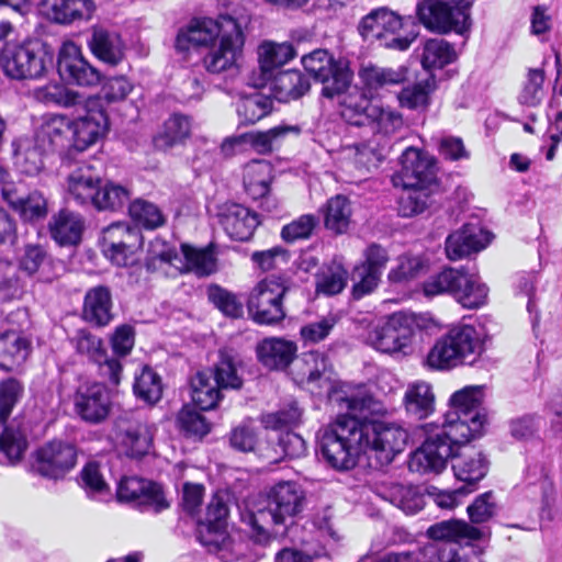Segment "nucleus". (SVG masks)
Returning a JSON list of instances; mask_svg holds the SVG:
<instances>
[{
  "label": "nucleus",
  "mask_w": 562,
  "mask_h": 562,
  "mask_svg": "<svg viewBox=\"0 0 562 562\" xmlns=\"http://www.w3.org/2000/svg\"><path fill=\"white\" fill-rule=\"evenodd\" d=\"M212 372L216 379V383L223 390H238L243 385V378L240 374V361L227 351H221L218 361L215 363Z\"/></svg>",
  "instance_id": "nucleus-50"
},
{
  "label": "nucleus",
  "mask_w": 562,
  "mask_h": 562,
  "mask_svg": "<svg viewBox=\"0 0 562 562\" xmlns=\"http://www.w3.org/2000/svg\"><path fill=\"white\" fill-rule=\"evenodd\" d=\"M75 412L89 424H100L111 411V396L101 383H93L78 390L75 396Z\"/></svg>",
  "instance_id": "nucleus-25"
},
{
  "label": "nucleus",
  "mask_w": 562,
  "mask_h": 562,
  "mask_svg": "<svg viewBox=\"0 0 562 562\" xmlns=\"http://www.w3.org/2000/svg\"><path fill=\"white\" fill-rule=\"evenodd\" d=\"M87 45L98 60L110 67L121 65L126 58L127 47L121 34L102 25L90 29Z\"/></svg>",
  "instance_id": "nucleus-24"
},
{
  "label": "nucleus",
  "mask_w": 562,
  "mask_h": 562,
  "mask_svg": "<svg viewBox=\"0 0 562 562\" xmlns=\"http://www.w3.org/2000/svg\"><path fill=\"white\" fill-rule=\"evenodd\" d=\"M30 45L31 43L4 46L0 56V65L8 77L23 79L31 76L34 50Z\"/></svg>",
  "instance_id": "nucleus-39"
},
{
  "label": "nucleus",
  "mask_w": 562,
  "mask_h": 562,
  "mask_svg": "<svg viewBox=\"0 0 562 562\" xmlns=\"http://www.w3.org/2000/svg\"><path fill=\"white\" fill-rule=\"evenodd\" d=\"M423 293L427 297L451 294L463 307L477 308L485 304L488 288L480 281L476 272L465 267H449L431 274L423 283Z\"/></svg>",
  "instance_id": "nucleus-7"
},
{
  "label": "nucleus",
  "mask_w": 562,
  "mask_h": 562,
  "mask_svg": "<svg viewBox=\"0 0 562 562\" xmlns=\"http://www.w3.org/2000/svg\"><path fill=\"white\" fill-rule=\"evenodd\" d=\"M484 529L469 525L463 520H443L431 525L427 529L430 541L479 540L485 536Z\"/></svg>",
  "instance_id": "nucleus-40"
},
{
  "label": "nucleus",
  "mask_w": 562,
  "mask_h": 562,
  "mask_svg": "<svg viewBox=\"0 0 562 562\" xmlns=\"http://www.w3.org/2000/svg\"><path fill=\"white\" fill-rule=\"evenodd\" d=\"M83 229L82 216L66 210L60 211L49 223L52 237L61 246L79 244Z\"/></svg>",
  "instance_id": "nucleus-42"
},
{
  "label": "nucleus",
  "mask_w": 562,
  "mask_h": 562,
  "mask_svg": "<svg viewBox=\"0 0 562 562\" xmlns=\"http://www.w3.org/2000/svg\"><path fill=\"white\" fill-rule=\"evenodd\" d=\"M108 126V115L103 110H87L83 116L71 121L75 147L85 150L104 135Z\"/></svg>",
  "instance_id": "nucleus-32"
},
{
  "label": "nucleus",
  "mask_w": 562,
  "mask_h": 562,
  "mask_svg": "<svg viewBox=\"0 0 562 562\" xmlns=\"http://www.w3.org/2000/svg\"><path fill=\"white\" fill-rule=\"evenodd\" d=\"M182 263L177 269L181 272H192L198 277H207L216 271V257L212 245L195 248L188 244L181 245Z\"/></svg>",
  "instance_id": "nucleus-41"
},
{
  "label": "nucleus",
  "mask_w": 562,
  "mask_h": 562,
  "mask_svg": "<svg viewBox=\"0 0 562 562\" xmlns=\"http://www.w3.org/2000/svg\"><path fill=\"white\" fill-rule=\"evenodd\" d=\"M347 280L348 271L340 263L333 262L316 276V291L327 296L336 295L346 288Z\"/></svg>",
  "instance_id": "nucleus-55"
},
{
  "label": "nucleus",
  "mask_w": 562,
  "mask_h": 562,
  "mask_svg": "<svg viewBox=\"0 0 562 562\" xmlns=\"http://www.w3.org/2000/svg\"><path fill=\"white\" fill-rule=\"evenodd\" d=\"M71 342L79 353L87 356L99 366L101 375L108 378L113 384L120 383L122 364L120 360L108 356L100 337L88 329H78Z\"/></svg>",
  "instance_id": "nucleus-22"
},
{
  "label": "nucleus",
  "mask_w": 562,
  "mask_h": 562,
  "mask_svg": "<svg viewBox=\"0 0 562 562\" xmlns=\"http://www.w3.org/2000/svg\"><path fill=\"white\" fill-rule=\"evenodd\" d=\"M37 101L70 108L83 104L85 98L81 93L63 85H52L40 90L37 89Z\"/></svg>",
  "instance_id": "nucleus-63"
},
{
  "label": "nucleus",
  "mask_w": 562,
  "mask_h": 562,
  "mask_svg": "<svg viewBox=\"0 0 562 562\" xmlns=\"http://www.w3.org/2000/svg\"><path fill=\"white\" fill-rule=\"evenodd\" d=\"M222 390L210 371H200L191 379V397L201 411L213 409L221 400Z\"/></svg>",
  "instance_id": "nucleus-46"
},
{
  "label": "nucleus",
  "mask_w": 562,
  "mask_h": 562,
  "mask_svg": "<svg viewBox=\"0 0 562 562\" xmlns=\"http://www.w3.org/2000/svg\"><path fill=\"white\" fill-rule=\"evenodd\" d=\"M300 131V127L296 125H279L265 132L246 133L241 138L257 153L268 154L271 153L289 133L299 134Z\"/></svg>",
  "instance_id": "nucleus-51"
},
{
  "label": "nucleus",
  "mask_w": 562,
  "mask_h": 562,
  "mask_svg": "<svg viewBox=\"0 0 562 562\" xmlns=\"http://www.w3.org/2000/svg\"><path fill=\"white\" fill-rule=\"evenodd\" d=\"M113 301L110 288L97 285L86 292L82 316L85 321L103 327L113 319Z\"/></svg>",
  "instance_id": "nucleus-33"
},
{
  "label": "nucleus",
  "mask_w": 562,
  "mask_h": 562,
  "mask_svg": "<svg viewBox=\"0 0 562 562\" xmlns=\"http://www.w3.org/2000/svg\"><path fill=\"white\" fill-rule=\"evenodd\" d=\"M31 352V344L16 331L0 335V368L13 371L24 363Z\"/></svg>",
  "instance_id": "nucleus-43"
},
{
  "label": "nucleus",
  "mask_w": 562,
  "mask_h": 562,
  "mask_svg": "<svg viewBox=\"0 0 562 562\" xmlns=\"http://www.w3.org/2000/svg\"><path fill=\"white\" fill-rule=\"evenodd\" d=\"M340 408H346L358 415L363 453L376 459L380 465L390 464L403 452L408 442V432L396 423L369 418L375 413L378 403L366 391H358L337 398Z\"/></svg>",
  "instance_id": "nucleus-3"
},
{
  "label": "nucleus",
  "mask_w": 562,
  "mask_h": 562,
  "mask_svg": "<svg viewBox=\"0 0 562 562\" xmlns=\"http://www.w3.org/2000/svg\"><path fill=\"white\" fill-rule=\"evenodd\" d=\"M268 83L272 95L280 102L297 100L311 88L310 80L295 69L279 71Z\"/></svg>",
  "instance_id": "nucleus-37"
},
{
  "label": "nucleus",
  "mask_w": 562,
  "mask_h": 562,
  "mask_svg": "<svg viewBox=\"0 0 562 562\" xmlns=\"http://www.w3.org/2000/svg\"><path fill=\"white\" fill-rule=\"evenodd\" d=\"M207 297L224 315L232 318L243 316L244 306L235 293L217 284H212L207 288Z\"/></svg>",
  "instance_id": "nucleus-61"
},
{
  "label": "nucleus",
  "mask_w": 562,
  "mask_h": 562,
  "mask_svg": "<svg viewBox=\"0 0 562 562\" xmlns=\"http://www.w3.org/2000/svg\"><path fill=\"white\" fill-rule=\"evenodd\" d=\"M222 390L210 371H200L191 379V397L201 411L213 409L221 400Z\"/></svg>",
  "instance_id": "nucleus-45"
},
{
  "label": "nucleus",
  "mask_w": 562,
  "mask_h": 562,
  "mask_svg": "<svg viewBox=\"0 0 562 562\" xmlns=\"http://www.w3.org/2000/svg\"><path fill=\"white\" fill-rule=\"evenodd\" d=\"M135 395L148 404L157 403L162 395L160 376L149 367H144L133 385Z\"/></svg>",
  "instance_id": "nucleus-56"
},
{
  "label": "nucleus",
  "mask_w": 562,
  "mask_h": 562,
  "mask_svg": "<svg viewBox=\"0 0 562 562\" xmlns=\"http://www.w3.org/2000/svg\"><path fill=\"white\" fill-rule=\"evenodd\" d=\"M272 167L266 160H252L244 168L243 183L246 193L260 201L259 207L267 213L278 210L279 202L270 192Z\"/></svg>",
  "instance_id": "nucleus-21"
},
{
  "label": "nucleus",
  "mask_w": 562,
  "mask_h": 562,
  "mask_svg": "<svg viewBox=\"0 0 562 562\" xmlns=\"http://www.w3.org/2000/svg\"><path fill=\"white\" fill-rule=\"evenodd\" d=\"M301 416V408L295 402H291L277 412L262 414L260 420L266 429L282 430L297 425Z\"/></svg>",
  "instance_id": "nucleus-64"
},
{
  "label": "nucleus",
  "mask_w": 562,
  "mask_h": 562,
  "mask_svg": "<svg viewBox=\"0 0 562 562\" xmlns=\"http://www.w3.org/2000/svg\"><path fill=\"white\" fill-rule=\"evenodd\" d=\"M416 13L419 22L427 30L438 34L450 32L463 34L470 25L468 0H423L418 2Z\"/></svg>",
  "instance_id": "nucleus-11"
},
{
  "label": "nucleus",
  "mask_w": 562,
  "mask_h": 562,
  "mask_svg": "<svg viewBox=\"0 0 562 562\" xmlns=\"http://www.w3.org/2000/svg\"><path fill=\"white\" fill-rule=\"evenodd\" d=\"M323 212L327 229L336 234H342L347 231L350 223L351 205L346 196L338 194L329 199Z\"/></svg>",
  "instance_id": "nucleus-53"
},
{
  "label": "nucleus",
  "mask_w": 562,
  "mask_h": 562,
  "mask_svg": "<svg viewBox=\"0 0 562 562\" xmlns=\"http://www.w3.org/2000/svg\"><path fill=\"white\" fill-rule=\"evenodd\" d=\"M490 243V233L475 224H465L446 239V254L450 260H459L481 251Z\"/></svg>",
  "instance_id": "nucleus-28"
},
{
  "label": "nucleus",
  "mask_w": 562,
  "mask_h": 562,
  "mask_svg": "<svg viewBox=\"0 0 562 562\" xmlns=\"http://www.w3.org/2000/svg\"><path fill=\"white\" fill-rule=\"evenodd\" d=\"M341 94H344L340 102L341 117L350 125H371L374 113H378V105L371 102L366 90L349 85Z\"/></svg>",
  "instance_id": "nucleus-30"
},
{
  "label": "nucleus",
  "mask_w": 562,
  "mask_h": 562,
  "mask_svg": "<svg viewBox=\"0 0 562 562\" xmlns=\"http://www.w3.org/2000/svg\"><path fill=\"white\" fill-rule=\"evenodd\" d=\"M128 199L130 192L124 187L113 182L100 183L92 205L100 211H115L123 207Z\"/></svg>",
  "instance_id": "nucleus-58"
},
{
  "label": "nucleus",
  "mask_w": 562,
  "mask_h": 562,
  "mask_svg": "<svg viewBox=\"0 0 562 562\" xmlns=\"http://www.w3.org/2000/svg\"><path fill=\"white\" fill-rule=\"evenodd\" d=\"M452 459V470L459 481L468 484H475L487 473L488 461L486 457L474 448L454 451L450 457Z\"/></svg>",
  "instance_id": "nucleus-34"
},
{
  "label": "nucleus",
  "mask_w": 562,
  "mask_h": 562,
  "mask_svg": "<svg viewBox=\"0 0 562 562\" xmlns=\"http://www.w3.org/2000/svg\"><path fill=\"white\" fill-rule=\"evenodd\" d=\"M424 317L397 312L378 323L368 335V342L384 353L406 355L411 349L416 330L424 326Z\"/></svg>",
  "instance_id": "nucleus-8"
},
{
  "label": "nucleus",
  "mask_w": 562,
  "mask_h": 562,
  "mask_svg": "<svg viewBox=\"0 0 562 562\" xmlns=\"http://www.w3.org/2000/svg\"><path fill=\"white\" fill-rule=\"evenodd\" d=\"M117 498L121 502L134 503L143 510L160 513L169 508L161 485L136 476L124 477L117 486Z\"/></svg>",
  "instance_id": "nucleus-19"
},
{
  "label": "nucleus",
  "mask_w": 562,
  "mask_h": 562,
  "mask_svg": "<svg viewBox=\"0 0 562 562\" xmlns=\"http://www.w3.org/2000/svg\"><path fill=\"white\" fill-rule=\"evenodd\" d=\"M401 169L392 177L394 187L428 189L436 181V161L427 153L406 148L400 158Z\"/></svg>",
  "instance_id": "nucleus-17"
},
{
  "label": "nucleus",
  "mask_w": 562,
  "mask_h": 562,
  "mask_svg": "<svg viewBox=\"0 0 562 562\" xmlns=\"http://www.w3.org/2000/svg\"><path fill=\"white\" fill-rule=\"evenodd\" d=\"M128 212L134 222L147 229L157 228L165 223V216L154 203L145 200H135L128 206Z\"/></svg>",
  "instance_id": "nucleus-62"
},
{
  "label": "nucleus",
  "mask_w": 562,
  "mask_h": 562,
  "mask_svg": "<svg viewBox=\"0 0 562 562\" xmlns=\"http://www.w3.org/2000/svg\"><path fill=\"white\" fill-rule=\"evenodd\" d=\"M335 422L318 431V450L333 469L345 471L356 467L358 458L363 453L360 419L358 415L347 411Z\"/></svg>",
  "instance_id": "nucleus-4"
},
{
  "label": "nucleus",
  "mask_w": 562,
  "mask_h": 562,
  "mask_svg": "<svg viewBox=\"0 0 562 562\" xmlns=\"http://www.w3.org/2000/svg\"><path fill=\"white\" fill-rule=\"evenodd\" d=\"M294 375L295 381L301 384L322 387L331 381V366L324 353L304 352L296 362Z\"/></svg>",
  "instance_id": "nucleus-31"
},
{
  "label": "nucleus",
  "mask_w": 562,
  "mask_h": 562,
  "mask_svg": "<svg viewBox=\"0 0 562 562\" xmlns=\"http://www.w3.org/2000/svg\"><path fill=\"white\" fill-rule=\"evenodd\" d=\"M56 67L59 77L69 85L95 87L102 79L101 71L83 56L81 47L71 41L60 46Z\"/></svg>",
  "instance_id": "nucleus-18"
},
{
  "label": "nucleus",
  "mask_w": 562,
  "mask_h": 562,
  "mask_svg": "<svg viewBox=\"0 0 562 562\" xmlns=\"http://www.w3.org/2000/svg\"><path fill=\"white\" fill-rule=\"evenodd\" d=\"M23 387L15 379H7L0 383V462L14 465L20 462L27 449V435L32 431L30 422L14 418L10 424L7 419L18 403Z\"/></svg>",
  "instance_id": "nucleus-6"
},
{
  "label": "nucleus",
  "mask_w": 562,
  "mask_h": 562,
  "mask_svg": "<svg viewBox=\"0 0 562 562\" xmlns=\"http://www.w3.org/2000/svg\"><path fill=\"white\" fill-rule=\"evenodd\" d=\"M359 78L366 91L372 95L380 89L403 83L407 79V68L400 66L396 69L378 66H366L359 71Z\"/></svg>",
  "instance_id": "nucleus-44"
},
{
  "label": "nucleus",
  "mask_w": 562,
  "mask_h": 562,
  "mask_svg": "<svg viewBox=\"0 0 562 562\" xmlns=\"http://www.w3.org/2000/svg\"><path fill=\"white\" fill-rule=\"evenodd\" d=\"M77 460L74 445L61 440H53L37 450V473L58 480L71 470Z\"/></svg>",
  "instance_id": "nucleus-23"
},
{
  "label": "nucleus",
  "mask_w": 562,
  "mask_h": 562,
  "mask_svg": "<svg viewBox=\"0 0 562 562\" xmlns=\"http://www.w3.org/2000/svg\"><path fill=\"white\" fill-rule=\"evenodd\" d=\"M259 77L256 72L249 79V85L255 88L266 87L276 75V70L294 57V48L289 43H265L258 50Z\"/></svg>",
  "instance_id": "nucleus-29"
},
{
  "label": "nucleus",
  "mask_w": 562,
  "mask_h": 562,
  "mask_svg": "<svg viewBox=\"0 0 562 562\" xmlns=\"http://www.w3.org/2000/svg\"><path fill=\"white\" fill-rule=\"evenodd\" d=\"M37 9L47 20L67 25L91 19L95 5L92 0H41Z\"/></svg>",
  "instance_id": "nucleus-27"
},
{
  "label": "nucleus",
  "mask_w": 562,
  "mask_h": 562,
  "mask_svg": "<svg viewBox=\"0 0 562 562\" xmlns=\"http://www.w3.org/2000/svg\"><path fill=\"white\" fill-rule=\"evenodd\" d=\"M272 109V101L269 97L254 92L243 95L236 103V111L243 124H254L267 116Z\"/></svg>",
  "instance_id": "nucleus-52"
},
{
  "label": "nucleus",
  "mask_w": 562,
  "mask_h": 562,
  "mask_svg": "<svg viewBox=\"0 0 562 562\" xmlns=\"http://www.w3.org/2000/svg\"><path fill=\"white\" fill-rule=\"evenodd\" d=\"M485 334L481 328L460 323L439 337L429 350L426 363L436 370H449L473 363L484 351Z\"/></svg>",
  "instance_id": "nucleus-5"
},
{
  "label": "nucleus",
  "mask_w": 562,
  "mask_h": 562,
  "mask_svg": "<svg viewBox=\"0 0 562 562\" xmlns=\"http://www.w3.org/2000/svg\"><path fill=\"white\" fill-rule=\"evenodd\" d=\"M8 171L0 166V184L3 199L16 211L24 222L33 223L35 221V199L31 193L21 192L16 187L7 186Z\"/></svg>",
  "instance_id": "nucleus-49"
},
{
  "label": "nucleus",
  "mask_w": 562,
  "mask_h": 562,
  "mask_svg": "<svg viewBox=\"0 0 562 562\" xmlns=\"http://www.w3.org/2000/svg\"><path fill=\"white\" fill-rule=\"evenodd\" d=\"M482 386H465L454 392L450 408L445 414L440 432L429 436L424 443L411 453L408 469L420 474L439 473L454 451L483 435L487 423L482 403Z\"/></svg>",
  "instance_id": "nucleus-1"
},
{
  "label": "nucleus",
  "mask_w": 562,
  "mask_h": 562,
  "mask_svg": "<svg viewBox=\"0 0 562 562\" xmlns=\"http://www.w3.org/2000/svg\"><path fill=\"white\" fill-rule=\"evenodd\" d=\"M154 426L140 413H125L115 425V441L120 451L130 458H140L149 452Z\"/></svg>",
  "instance_id": "nucleus-15"
},
{
  "label": "nucleus",
  "mask_w": 562,
  "mask_h": 562,
  "mask_svg": "<svg viewBox=\"0 0 562 562\" xmlns=\"http://www.w3.org/2000/svg\"><path fill=\"white\" fill-rule=\"evenodd\" d=\"M435 393L432 386L425 381H415L406 386L402 404L406 414L422 420L435 412Z\"/></svg>",
  "instance_id": "nucleus-36"
},
{
  "label": "nucleus",
  "mask_w": 562,
  "mask_h": 562,
  "mask_svg": "<svg viewBox=\"0 0 562 562\" xmlns=\"http://www.w3.org/2000/svg\"><path fill=\"white\" fill-rule=\"evenodd\" d=\"M296 346L282 338H265L257 346L259 361L269 369H284L293 360Z\"/></svg>",
  "instance_id": "nucleus-38"
},
{
  "label": "nucleus",
  "mask_w": 562,
  "mask_h": 562,
  "mask_svg": "<svg viewBox=\"0 0 562 562\" xmlns=\"http://www.w3.org/2000/svg\"><path fill=\"white\" fill-rule=\"evenodd\" d=\"M71 121L64 115L50 114L43 116L37 139L47 140L50 145H59L71 132Z\"/></svg>",
  "instance_id": "nucleus-59"
},
{
  "label": "nucleus",
  "mask_w": 562,
  "mask_h": 562,
  "mask_svg": "<svg viewBox=\"0 0 562 562\" xmlns=\"http://www.w3.org/2000/svg\"><path fill=\"white\" fill-rule=\"evenodd\" d=\"M191 133V120L189 116L175 113L164 124L161 133L155 138V145L159 149H169L182 144Z\"/></svg>",
  "instance_id": "nucleus-48"
},
{
  "label": "nucleus",
  "mask_w": 562,
  "mask_h": 562,
  "mask_svg": "<svg viewBox=\"0 0 562 562\" xmlns=\"http://www.w3.org/2000/svg\"><path fill=\"white\" fill-rule=\"evenodd\" d=\"M143 246L139 231L125 223H113L102 231L101 247L104 256L119 267L136 262V252Z\"/></svg>",
  "instance_id": "nucleus-16"
},
{
  "label": "nucleus",
  "mask_w": 562,
  "mask_h": 562,
  "mask_svg": "<svg viewBox=\"0 0 562 562\" xmlns=\"http://www.w3.org/2000/svg\"><path fill=\"white\" fill-rule=\"evenodd\" d=\"M456 58L453 47L441 38H431L424 44L422 65L425 69L442 68Z\"/></svg>",
  "instance_id": "nucleus-54"
},
{
  "label": "nucleus",
  "mask_w": 562,
  "mask_h": 562,
  "mask_svg": "<svg viewBox=\"0 0 562 562\" xmlns=\"http://www.w3.org/2000/svg\"><path fill=\"white\" fill-rule=\"evenodd\" d=\"M177 424L187 437L203 438L210 432L211 425L195 408L184 405L177 415Z\"/></svg>",
  "instance_id": "nucleus-60"
},
{
  "label": "nucleus",
  "mask_w": 562,
  "mask_h": 562,
  "mask_svg": "<svg viewBox=\"0 0 562 562\" xmlns=\"http://www.w3.org/2000/svg\"><path fill=\"white\" fill-rule=\"evenodd\" d=\"M459 548L454 541H429L414 555V562H454Z\"/></svg>",
  "instance_id": "nucleus-57"
},
{
  "label": "nucleus",
  "mask_w": 562,
  "mask_h": 562,
  "mask_svg": "<svg viewBox=\"0 0 562 562\" xmlns=\"http://www.w3.org/2000/svg\"><path fill=\"white\" fill-rule=\"evenodd\" d=\"M228 507L222 496L215 494L206 507L205 518L200 524L199 540L223 562L238 558L239 551L234 539L226 532Z\"/></svg>",
  "instance_id": "nucleus-9"
},
{
  "label": "nucleus",
  "mask_w": 562,
  "mask_h": 562,
  "mask_svg": "<svg viewBox=\"0 0 562 562\" xmlns=\"http://www.w3.org/2000/svg\"><path fill=\"white\" fill-rule=\"evenodd\" d=\"M402 27L403 21L398 14L386 8H379L361 20L359 31L366 40L380 41L386 48L406 50L416 38V34L401 35L398 32Z\"/></svg>",
  "instance_id": "nucleus-13"
},
{
  "label": "nucleus",
  "mask_w": 562,
  "mask_h": 562,
  "mask_svg": "<svg viewBox=\"0 0 562 562\" xmlns=\"http://www.w3.org/2000/svg\"><path fill=\"white\" fill-rule=\"evenodd\" d=\"M218 221L232 239L240 241L248 240L260 224L256 212L238 203L225 204L218 213Z\"/></svg>",
  "instance_id": "nucleus-26"
},
{
  "label": "nucleus",
  "mask_w": 562,
  "mask_h": 562,
  "mask_svg": "<svg viewBox=\"0 0 562 562\" xmlns=\"http://www.w3.org/2000/svg\"><path fill=\"white\" fill-rule=\"evenodd\" d=\"M306 505L302 486L293 481H283L273 485L266 497L247 506L240 518L252 529L258 541H266L270 537L285 536Z\"/></svg>",
  "instance_id": "nucleus-2"
},
{
  "label": "nucleus",
  "mask_w": 562,
  "mask_h": 562,
  "mask_svg": "<svg viewBox=\"0 0 562 562\" xmlns=\"http://www.w3.org/2000/svg\"><path fill=\"white\" fill-rule=\"evenodd\" d=\"M289 289L290 280L283 276H270L259 281L247 300L251 318L260 325H272L283 321V297Z\"/></svg>",
  "instance_id": "nucleus-10"
},
{
  "label": "nucleus",
  "mask_w": 562,
  "mask_h": 562,
  "mask_svg": "<svg viewBox=\"0 0 562 562\" xmlns=\"http://www.w3.org/2000/svg\"><path fill=\"white\" fill-rule=\"evenodd\" d=\"M101 177L89 164H83L68 176V195L80 205L93 204Z\"/></svg>",
  "instance_id": "nucleus-35"
},
{
  "label": "nucleus",
  "mask_w": 562,
  "mask_h": 562,
  "mask_svg": "<svg viewBox=\"0 0 562 562\" xmlns=\"http://www.w3.org/2000/svg\"><path fill=\"white\" fill-rule=\"evenodd\" d=\"M304 69L323 85L326 98L340 95L351 85L353 72L345 58L335 59L326 49H315L302 57Z\"/></svg>",
  "instance_id": "nucleus-12"
},
{
  "label": "nucleus",
  "mask_w": 562,
  "mask_h": 562,
  "mask_svg": "<svg viewBox=\"0 0 562 562\" xmlns=\"http://www.w3.org/2000/svg\"><path fill=\"white\" fill-rule=\"evenodd\" d=\"M249 8L245 7L236 18H224L229 30L221 35L218 46H212L203 58L204 68L211 74H220L231 68L244 45L243 27L250 21Z\"/></svg>",
  "instance_id": "nucleus-14"
},
{
  "label": "nucleus",
  "mask_w": 562,
  "mask_h": 562,
  "mask_svg": "<svg viewBox=\"0 0 562 562\" xmlns=\"http://www.w3.org/2000/svg\"><path fill=\"white\" fill-rule=\"evenodd\" d=\"M236 14L238 13L222 14L218 20L211 18L191 20L188 25L178 31L175 48L179 53H187L192 47H209L217 37L221 38L225 30H229L224 18H236Z\"/></svg>",
  "instance_id": "nucleus-20"
},
{
  "label": "nucleus",
  "mask_w": 562,
  "mask_h": 562,
  "mask_svg": "<svg viewBox=\"0 0 562 562\" xmlns=\"http://www.w3.org/2000/svg\"><path fill=\"white\" fill-rule=\"evenodd\" d=\"M383 497L405 515H416L426 505L424 493L414 485L392 484Z\"/></svg>",
  "instance_id": "nucleus-47"
}]
</instances>
